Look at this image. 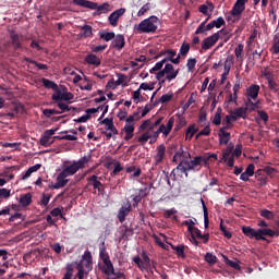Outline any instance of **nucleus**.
I'll return each instance as SVG.
<instances>
[{
    "label": "nucleus",
    "mask_w": 279,
    "mask_h": 279,
    "mask_svg": "<svg viewBox=\"0 0 279 279\" xmlns=\"http://www.w3.org/2000/svg\"><path fill=\"white\" fill-rule=\"evenodd\" d=\"M162 66V63L159 61L149 70V73L155 74L156 80L159 82V86H162L165 82H173V80L180 75V69L175 70L171 63H166L163 69Z\"/></svg>",
    "instance_id": "nucleus-1"
},
{
    "label": "nucleus",
    "mask_w": 279,
    "mask_h": 279,
    "mask_svg": "<svg viewBox=\"0 0 279 279\" xmlns=\"http://www.w3.org/2000/svg\"><path fill=\"white\" fill-rule=\"evenodd\" d=\"M178 158H180L179 165L171 171L170 175H173L175 178V172L180 171V173H184L185 178H189V171L191 169H187V165L185 163L191 162V153L184 150V148L181 146L178 150V153L174 154L172 158V162H178Z\"/></svg>",
    "instance_id": "nucleus-2"
},
{
    "label": "nucleus",
    "mask_w": 279,
    "mask_h": 279,
    "mask_svg": "<svg viewBox=\"0 0 279 279\" xmlns=\"http://www.w3.org/2000/svg\"><path fill=\"white\" fill-rule=\"evenodd\" d=\"M77 278L84 279L85 276H88L93 271V253L90 251H85L81 257V260L76 264Z\"/></svg>",
    "instance_id": "nucleus-3"
},
{
    "label": "nucleus",
    "mask_w": 279,
    "mask_h": 279,
    "mask_svg": "<svg viewBox=\"0 0 279 279\" xmlns=\"http://www.w3.org/2000/svg\"><path fill=\"white\" fill-rule=\"evenodd\" d=\"M74 5H80V8H87L88 10H96L94 16H101V14H108L110 12V3L105 2L100 5L97 2L88 0H72Z\"/></svg>",
    "instance_id": "nucleus-4"
},
{
    "label": "nucleus",
    "mask_w": 279,
    "mask_h": 279,
    "mask_svg": "<svg viewBox=\"0 0 279 279\" xmlns=\"http://www.w3.org/2000/svg\"><path fill=\"white\" fill-rule=\"evenodd\" d=\"M135 29L140 34H156L158 31V16L151 15L145 20H143Z\"/></svg>",
    "instance_id": "nucleus-5"
},
{
    "label": "nucleus",
    "mask_w": 279,
    "mask_h": 279,
    "mask_svg": "<svg viewBox=\"0 0 279 279\" xmlns=\"http://www.w3.org/2000/svg\"><path fill=\"white\" fill-rule=\"evenodd\" d=\"M208 162H210V157L208 155H203V156H196L193 159L185 160L184 163L187 165V169L190 171H201L202 170V165L204 163L205 167H207Z\"/></svg>",
    "instance_id": "nucleus-6"
},
{
    "label": "nucleus",
    "mask_w": 279,
    "mask_h": 279,
    "mask_svg": "<svg viewBox=\"0 0 279 279\" xmlns=\"http://www.w3.org/2000/svg\"><path fill=\"white\" fill-rule=\"evenodd\" d=\"M258 93H260V86L259 85H251L246 89L247 101L252 106V110H256V108H258V104L252 101V99L254 101H256V99H258Z\"/></svg>",
    "instance_id": "nucleus-7"
},
{
    "label": "nucleus",
    "mask_w": 279,
    "mask_h": 279,
    "mask_svg": "<svg viewBox=\"0 0 279 279\" xmlns=\"http://www.w3.org/2000/svg\"><path fill=\"white\" fill-rule=\"evenodd\" d=\"M219 34H227V32L222 28L219 32L213 34L211 36L205 38L202 43V49H204V51H208V49L215 47V45H217V41L220 38Z\"/></svg>",
    "instance_id": "nucleus-8"
},
{
    "label": "nucleus",
    "mask_w": 279,
    "mask_h": 279,
    "mask_svg": "<svg viewBox=\"0 0 279 279\" xmlns=\"http://www.w3.org/2000/svg\"><path fill=\"white\" fill-rule=\"evenodd\" d=\"M82 169L76 160L74 161H64L62 166V171L68 178H71V175H75Z\"/></svg>",
    "instance_id": "nucleus-9"
},
{
    "label": "nucleus",
    "mask_w": 279,
    "mask_h": 279,
    "mask_svg": "<svg viewBox=\"0 0 279 279\" xmlns=\"http://www.w3.org/2000/svg\"><path fill=\"white\" fill-rule=\"evenodd\" d=\"M101 178H98L97 174H93L87 178V186H93L94 191L101 193L104 191V183H101Z\"/></svg>",
    "instance_id": "nucleus-10"
},
{
    "label": "nucleus",
    "mask_w": 279,
    "mask_h": 279,
    "mask_svg": "<svg viewBox=\"0 0 279 279\" xmlns=\"http://www.w3.org/2000/svg\"><path fill=\"white\" fill-rule=\"evenodd\" d=\"M73 99V94L69 92H62L58 89L52 94V101H71Z\"/></svg>",
    "instance_id": "nucleus-11"
},
{
    "label": "nucleus",
    "mask_w": 279,
    "mask_h": 279,
    "mask_svg": "<svg viewBox=\"0 0 279 279\" xmlns=\"http://www.w3.org/2000/svg\"><path fill=\"white\" fill-rule=\"evenodd\" d=\"M132 213V203L130 201H126V203L119 209L118 211V220L120 223H123L125 221V217Z\"/></svg>",
    "instance_id": "nucleus-12"
},
{
    "label": "nucleus",
    "mask_w": 279,
    "mask_h": 279,
    "mask_svg": "<svg viewBox=\"0 0 279 279\" xmlns=\"http://www.w3.org/2000/svg\"><path fill=\"white\" fill-rule=\"evenodd\" d=\"M123 14H125V8L113 11L108 17L109 24L112 27H117V25H119V19L123 16Z\"/></svg>",
    "instance_id": "nucleus-13"
},
{
    "label": "nucleus",
    "mask_w": 279,
    "mask_h": 279,
    "mask_svg": "<svg viewBox=\"0 0 279 279\" xmlns=\"http://www.w3.org/2000/svg\"><path fill=\"white\" fill-rule=\"evenodd\" d=\"M189 232L191 233V238L195 236V239H202L203 243H208L210 239V234H202V231L196 227H189Z\"/></svg>",
    "instance_id": "nucleus-14"
},
{
    "label": "nucleus",
    "mask_w": 279,
    "mask_h": 279,
    "mask_svg": "<svg viewBox=\"0 0 279 279\" xmlns=\"http://www.w3.org/2000/svg\"><path fill=\"white\" fill-rule=\"evenodd\" d=\"M175 123V118L171 117L167 124H161L158 128V132H160L161 134H163V136H169V134H171V131L173 130V124Z\"/></svg>",
    "instance_id": "nucleus-15"
},
{
    "label": "nucleus",
    "mask_w": 279,
    "mask_h": 279,
    "mask_svg": "<svg viewBox=\"0 0 279 279\" xmlns=\"http://www.w3.org/2000/svg\"><path fill=\"white\" fill-rule=\"evenodd\" d=\"M242 232L244 236H247L248 239H255L256 241H260V235H258V230L252 227H242Z\"/></svg>",
    "instance_id": "nucleus-16"
},
{
    "label": "nucleus",
    "mask_w": 279,
    "mask_h": 279,
    "mask_svg": "<svg viewBox=\"0 0 279 279\" xmlns=\"http://www.w3.org/2000/svg\"><path fill=\"white\" fill-rule=\"evenodd\" d=\"M10 38H11V45L13 46V49L19 50L23 49V44H21V36L14 32H10Z\"/></svg>",
    "instance_id": "nucleus-17"
},
{
    "label": "nucleus",
    "mask_w": 279,
    "mask_h": 279,
    "mask_svg": "<svg viewBox=\"0 0 279 279\" xmlns=\"http://www.w3.org/2000/svg\"><path fill=\"white\" fill-rule=\"evenodd\" d=\"M167 153V147L161 144L157 147V153L154 156L155 165H160L165 160V154Z\"/></svg>",
    "instance_id": "nucleus-18"
},
{
    "label": "nucleus",
    "mask_w": 279,
    "mask_h": 279,
    "mask_svg": "<svg viewBox=\"0 0 279 279\" xmlns=\"http://www.w3.org/2000/svg\"><path fill=\"white\" fill-rule=\"evenodd\" d=\"M77 38H93V26L88 24L81 26V32L78 33Z\"/></svg>",
    "instance_id": "nucleus-19"
},
{
    "label": "nucleus",
    "mask_w": 279,
    "mask_h": 279,
    "mask_svg": "<svg viewBox=\"0 0 279 279\" xmlns=\"http://www.w3.org/2000/svg\"><path fill=\"white\" fill-rule=\"evenodd\" d=\"M245 12V4L243 2H240L239 0L235 1L232 10L231 15L232 16H241Z\"/></svg>",
    "instance_id": "nucleus-20"
},
{
    "label": "nucleus",
    "mask_w": 279,
    "mask_h": 279,
    "mask_svg": "<svg viewBox=\"0 0 279 279\" xmlns=\"http://www.w3.org/2000/svg\"><path fill=\"white\" fill-rule=\"evenodd\" d=\"M113 49L121 50L125 47V37L121 34L116 35L112 41Z\"/></svg>",
    "instance_id": "nucleus-21"
},
{
    "label": "nucleus",
    "mask_w": 279,
    "mask_h": 279,
    "mask_svg": "<svg viewBox=\"0 0 279 279\" xmlns=\"http://www.w3.org/2000/svg\"><path fill=\"white\" fill-rule=\"evenodd\" d=\"M86 64H92L93 66H101V59L97 54L89 53L85 57Z\"/></svg>",
    "instance_id": "nucleus-22"
},
{
    "label": "nucleus",
    "mask_w": 279,
    "mask_h": 279,
    "mask_svg": "<svg viewBox=\"0 0 279 279\" xmlns=\"http://www.w3.org/2000/svg\"><path fill=\"white\" fill-rule=\"evenodd\" d=\"M174 57H177V58H174ZM166 58L172 64H180V54H178V51H175L173 49H167Z\"/></svg>",
    "instance_id": "nucleus-23"
},
{
    "label": "nucleus",
    "mask_w": 279,
    "mask_h": 279,
    "mask_svg": "<svg viewBox=\"0 0 279 279\" xmlns=\"http://www.w3.org/2000/svg\"><path fill=\"white\" fill-rule=\"evenodd\" d=\"M104 125H106V130L112 132L113 135L119 134V130L114 126V121L110 118H106L101 121Z\"/></svg>",
    "instance_id": "nucleus-24"
},
{
    "label": "nucleus",
    "mask_w": 279,
    "mask_h": 279,
    "mask_svg": "<svg viewBox=\"0 0 279 279\" xmlns=\"http://www.w3.org/2000/svg\"><path fill=\"white\" fill-rule=\"evenodd\" d=\"M257 234L259 238V241H267V238L265 236H276V231L271 229H257Z\"/></svg>",
    "instance_id": "nucleus-25"
},
{
    "label": "nucleus",
    "mask_w": 279,
    "mask_h": 279,
    "mask_svg": "<svg viewBox=\"0 0 279 279\" xmlns=\"http://www.w3.org/2000/svg\"><path fill=\"white\" fill-rule=\"evenodd\" d=\"M219 145H228L230 143V132L223 131V129H219Z\"/></svg>",
    "instance_id": "nucleus-26"
},
{
    "label": "nucleus",
    "mask_w": 279,
    "mask_h": 279,
    "mask_svg": "<svg viewBox=\"0 0 279 279\" xmlns=\"http://www.w3.org/2000/svg\"><path fill=\"white\" fill-rule=\"evenodd\" d=\"M102 271L106 276H114V265H112V260L104 262Z\"/></svg>",
    "instance_id": "nucleus-27"
},
{
    "label": "nucleus",
    "mask_w": 279,
    "mask_h": 279,
    "mask_svg": "<svg viewBox=\"0 0 279 279\" xmlns=\"http://www.w3.org/2000/svg\"><path fill=\"white\" fill-rule=\"evenodd\" d=\"M40 167H43V165L36 163L35 166H32L31 168H28L25 171V173L22 174V180H27V178H31L32 173H36V171H38Z\"/></svg>",
    "instance_id": "nucleus-28"
},
{
    "label": "nucleus",
    "mask_w": 279,
    "mask_h": 279,
    "mask_svg": "<svg viewBox=\"0 0 279 279\" xmlns=\"http://www.w3.org/2000/svg\"><path fill=\"white\" fill-rule=\"evenodd\" d=\"M122 132L125 133L124 141H132L134 138V125H124Z\"/></svg>",
    "instance_id": "nucleus-29"
},
{
    "label": "nucleus",
    "mask_w": 279,
    "mask_h": 279,
    "mask_svg": "<svg viewBox=\"0 0 279 279\" xmlns=\"http://www.w3.org/2000/svg\"><path fill=\"white\" fill-rule=\"evenodd\" d=\"M141 119V108L125 120V125H134V121Z\"/></svg>",
    "instance_id": "nucleus-30"
},
{
    "label": "nucleus",
    "mask_w": 279,
    "mask_h": 279,
    "mask_svg": "<svg viewBox=\"0 0 279 279\" xmlns=\"http://www.w3.org/2000/svg\"><path fill=\"white\" fill-rule=\"evenodd\" d=\"M20 204L23 208H27L32 204V193H26L20 197Z\"/></svg>",
    "instance_id": "nucleus-31"
},
{
    "label": "nucleus",
    "mask_w": 279,
    "mask_h": 279,
    "mask_svg": "<svg viewBox=\"0 0 279 279\" xmlns=\"http://www.w3.org/2000/svg\"><path fill=\"white\" fill-rule=\"evenodd\" d=\"M243 49H245V46L243 44H239L238 47L234 49V56L238 62H243Z\"/></svg>",
    "instance_id": "nucleus-32"
},
{
    "label": "nucleus",
    "mask_w": 279,
    "mask_h": 279,
    "mask_svg": "<svg viewBox=\"0 0 279 279\" xmlns=\"http://www.w3.org/2000/svg\"><path fill=\"white\" fill-rule=\"evenodd\" d=\"M92 159H93V154H88L87 156H84L81 159L76 160V163H78V167L81 169H84L86 165H88L89 160Z\"/></svg>",
    "instance_id": "nucleus-33"
},
{
    "label": "nucleus",
    "mask_w": 279,
    "mask_h": 279,
    "mask_svg": "<svg viewBox=\"0 0 279 279\" xmlns=\"http://www.w3.org/2000/svg\"><path fill=\"white\" fill-rule=\"evenodd\" d=\"M222 258L226 265H229V267H232V269H236L238 271H241V265H239V263L228 258V256L226 255H222Z\"/></svg>",
    "instance_id": "nucleus-34"
},
{
    "label": "nucleus",
    "mask_w": 279,
    "mask_h": 279,
    "mask_svg": "<svg viewBox=\"0 0 279 279\" xmlns=\"http://www.w3.org/2000/svg\"><path fill=\"white\" fill-rule=\"evenodd\" d=\"M142 172L141 168L136 169V166H130L126 168V173H133L131 174V178H140Z\"/></svg>",
    "instance_id": "nucleus-35"
},
{
    "label": "nucleus",
    "mask_w": 279,
    "mask_h": 279,
    "mask_svg": "<svg viewBox=\"0 0 279 279\" xmlns=\"http://www.w3.org/2000/svg\"><path fill=\"white\" fill-rule=\"evenodd\" d=\"M195 134H197V129H195V124H192L187 128L185 132V141H191V138H193Z\"/></svg>",
    "instance_id": "nucleus-36"
},
{
    "label": "nucleus",
    "mask_w": 279,
    "mask_h": 279,
    "mask_svg": "<svg viewBox=\"0 0 279 279\" xmlns=\"http://www.w3.org/2000/svg\"><path fill=\"white\" fill-rule=\"evenodd\" d=\"M68 177L63 173V172H60L58 175H57V183L61 185V189H64V186L66 184H69V179H66Z\"/></svg>",
    "instance_id": "nucleus-37"
},
{
    "label": "nucleus",
    "mask_w": 279,
    "mask_h": 279,
    "mask_svg": "<svg viewBox=\"0 0 279 279\" xmlns=\"http://www.w3.org/2000/svg\"><path fill=\"white\" fill-rule=\"evenodd\" d=\"M233 117H236V119H245L246 114H247V109L240 107L233 110Z\"/></svg>",
    "instance_id": "nucleus-38"
},
{
    "label": "nucleus",
    "mask_w": 279,
    "mask_h": 279,
    "mask_svg": "<svg viewBox=\"0 0 279 279\" xmlns=\"http://www.w3.org/2000/svg\"><path fill=\"white\" fill-rule=\"evenodd\" d=\"M41 82L45 88H51L52 90H54V93L57 92L58 84H56L54 82L50 81L49 78H41Z\"/></svg>",
    "instance_id": "nucleus-39"
},
{
    "label": "nucleus",
    "mask_w": 279,
    "mask_h": 279,
    "mask_svg": "<svg viewBox=\"0 0 279 279\" xmlns=\"http://www.w3.org/2000/svg\"><path fill=\"white\" fill-rule=\"evenodd\" d=\"M99 36L106 43H110V40H114L116 35H114V32H108V33L99 32Z\"/></svg>",
    "instance_id": "nucleus-40"
},
{
    "label": "nucleus",
    "mask_w": 279,
    "mask_h": 279,
    "mask_svg": "<svg viewBox=\"0 0 279 279\" xmlns=\"http://www.w3.org/2000/svg\"><path fill=\"white\" fill-rule=\"evenodd\" d=\"M151 189H154V183H149L148 186L138 190L137 195L142 196V199H143V197H147V195H149V193L151 192Z\"/></svg>",
    "instance_id": "nucleus-41"
},
{
    "label": "nucleus",
    "mask_w": 279,
    "mask_h": 279,
    "mask_svg": "<svg viewBox=\"0 0 279 279\" xmlns=\"http://www.w3.org/2000/svg\"><path fill=\"white\" fill-rule=\"evenodd\" d=\"M201 202H202V206H203L205 228H208V226L210 223V221L208 219V207H206V203L204 202V199H201Z\"/></svg>",
    "instance_id": "nucleus-42"
},
{
    "label": "nucleus",
    "mask_w": 279,
    "mask_h": 279,
    "mask_svg": "<svg viewBox=\"0 0 279 279\" xmlns=\"http://www.w3.org/2000/svg\"><path fill=\"white\" fill-rule=\"evenodd\" d=\"M180 56H182L183 58L189 56V51H191V45L183 43L180 47Z\"/></svg>",
    "instance_id": "nucleus-43"
},
{
    "label": "nucleus",
    "mask_w": 279,
    "mask_h": 279,
    "mask_svg": "<svg viewBox=\"0 0 279 279\" xmlns=\"http://www.w3.org/2000/svg\"><path fill=\"white\" fill-rule=\"evenodd\" d=\"M239 90H241V83H235L233 86V95L230 94L229 101H236L238 99L236 93H239Z\"/></svg>",
    "instance_id": "nucleus-44"
},
{
    "label": "nucleus",
    "mask_w": 279,
    "mask_h": 279,
    "mask_svg": "<svg viewBox=\"0 0 279 279\" xmlns=\"http://www.w3.org/2000/svg\"><path fill=\"white\" fill-rule=\"evenodd\" d=\"M142 259H143V264L145 269H151V259L149 258V256L147 255V253L143 252L142 253Z\"/></svg>",
    "instance_id": "nucleus-45"
},
{
    "label": "nucleus",
    "mask_w": 279,
    "mask_h": 279,
    "mask_svg": "<svg viewBox=\"0 0 279 279\" xmlns=\"http://www.w3.org/2000/svg\"><path fill=\"white\" fill-rule=\"evenodd\" d=\"M99 258L102 259V263H107L110 260V255H108V252L106 251V247L104 245L99 248Z\"/></svg>",
    "instance_id": "nucleus-46"
},
{
    "label": "nucleus",
    "mask_w": 279,
    "mask_h": 279,
    "mask_svg": "<svg viewBox=\"0 0 279 279\" xmlns=\"http://www.w3.org/2000/svg\"><path fill=\"white\" fill-rule=\"evenodd\" d=\"M196 64H197V59H195V58L187 59L186 66H187L189 73H193V71H195Z\"/></svg>",
    "instance_id": "nucleus-47"
},
{
    "label": "nucleus",
    "mask_w": 279,
    "mask_h": 279,
    "mask_svg": "<svg viewBox=\"0 0 279 279\" xmlns=\"http://www.w3.org/2000/svg\"><path fill=\"white\" fill-rule=\"evenodd\" d=\"M259 215H260V217H264V219H268V220H271L275 217L274 211H271L269 209H262L259 211Z\"/></svg>",
    "instance_id": "nucleus-48"
},
{
    "label": "nucleus",
    "mask_w": 279,
    "mask_h": 279,
    "mask_svg": "<svg viewBox=\"0 0 279 279\" xmlns=\"http://www.w3.org/2000/svg\"><path fill=\"white\" fill-rule=\"evenodd\" d=\"M57 106H58V108H60L61 112H71V110L73 112H75L74 107H69V105H66L64 102H58Z\"/></svg>",
    "instance_id": "nucleus-49"
},
{
    "label": "nucleus",
    "mask_w": 279,
    "mask_h": 279,
    "mask_svg": "<svg viewBox=\"0 0 279 279\" xmlns=\"http://www.w3.org/2000/svg\"><path fill=\"white\" fill-rule=\"evenodd\" d=\"M184 245H177V246H172V250H174V252H177V255L180 256L181 258H185L186 255L184 254Z\"/></svg>",
    "instance_id": "nucleus-50"
},
{
    "label": "nucleus",
    "mask_w": 279,
    "mask_h": 279,
    "mask_svg": "<svg viewBox=\"0 0 279 279\" xmlns=\"http://www.w3.org/2000/svg\"><path fill=\"white\" fill-rule=\"evenodd\" d=\"M65 274L63 279H72L73 278V264H68L65 267Z\"/></svg>",
    "instance_id": "nucleus-51"
},
{
    "label": "nucleus",
    "mask_w": 279,
    "mask_h": 279,
    "mask_svg": "<svg viewBox=\"0 0 279 279\" xmlns=\"http://www.w3.org/2000/svg\"><path fill=\"white\" fill-rule=\"evenodd\" d=\"M205 260L209 265H216L217 264V256H215L213 253H206Z\"/></svg>",
    "instance_id": "nucleus-52"
},
{
    "label": "nucleus",
    "mask_w": 279,
    "mask_h": 279,
    "mask_svg": "<svg viewBox=\"0 0 279 279\" xmlns=\"http://www.w3.org/2000/svg\"><path fill=\"white\" fill-rule=\"evenodd\" d=\"M149 10H151V4L150 3H146L144 4L140 11L137 12V16H145L146 12H149Z\"/></svg>",
    "instance_id": "nucleus-53"
},
{
    "label": "nucleus",
    "mask_w": 279,
    "mask_h": 279,
    "mask_svg": "<svg viewBox=\"0 0 279 279\" xmlns=\"http://www.w3.org/2000/svg\"><path fill=\"white\" fill-rule=\"evenodd\" d=\"M90 49H92L93 53H99L101 51H106V49H108V45H100V46L93 45L90 47Z\"/></svg>",
    "instance_id": "nucleus-54"
},
{
    "label": "nucleus",
    "mask_w": 279,
    "mask_h": 279,
    "mask_svg": "<svg viewBox=\"0 0 279 279\" xmlns=\"http://www.w3.org/2000/svg\"><path fill=\"white\" fill-rule=\"evenodd\" d=\"M50 215H51L52 217H61V219H66V218H64V216L62 215V208H60V207L53 208V209L50 211Z\"/></svg>",
    "instance_id": "nucleus-55"
},
{
    "label": "nucleus",
    "mask_w": 279,
    "mask_h": 279,
    "mask_svg": "<svg viewBox=\"0 0 279 279\" xmlns=\"http://www.w3.org/2000/svg\"><path fill=\"white\" fill-rule=\"evenodd\" d=\"M211 23L214 24V27L219 29L222 25H226V20H223V17L220 16L217 20H214Z\"/></svg>",
    "instance_id": "nucleus-56"
},
{
    "label": "nucleus",
    "mask_w": 279,
    "mask_h": 279,
    "mask_svg": "<svg viewBox=\"0 0 279 279\" xmlns=\"http://www.w3.org/2000/svg\"><path fill=\"white\" fill-rule=\"evenodd\" d=\"M257 114H258L260 121H264V123H267L269 121V114L266 113L265 110H258Z\"/></svg>",
    "instance_id": "nucleus-57"
},
{
    "label": "nucleus",
    "mask_w": 279,
    "mask_h": 279,
    "mask_svg": "<svg viewBox=\"0 0 279 279\" xmlns=\"http://www.w3.org/2000/svg\"><path fill=\"white\" fill-rule=\"evenodd\" d=\"M206 23H208V19L199 24V26L195 31V34H205V32H207L206 31Z\"/></svg>",
    "instance_id": "nucleus-58"
},
{
    "label": "nucleus",
    "mask_w": 279,
    "mask_h": 279,
    "mask_svg": "<svg viewBox=\"0 0 279 279\" xmlns=\"http://www.w3.org/2000/svg\"><path fill=\"white\" fill-rule=\"evenodd\" d=\"M264 171L267 175H269L270 178H274L276 175V173H278V170L276 168H271L269 166L264 168Z\"/></svg>",
    "instance_id": "nucleus-59"
},
{
    "label": "nucleus",
    "mask_w": 279,
    "mask_h": 279,
    "mask_svg": "<svg viewBox=\"0 0 279 279\" xmlns=\"http://www.w3.org/2000/svg\"><path fill=\"white\" fill-rule=\"evenodd\" d=\"M123 169V167L121 166V162L117 161L114 163V169L113 171L111 172V175L114 177V175H119V173H121V170Z\"/></svg>",
    "instance_id": "nucleus-60"
},
{
    "label": "nucleus",
    "mask_w": 279,
    "mask_h": 279,
    "mask_svg": "<svg viewBox=\"0 0 279 279\" xmlns=\"http://www.w3.org/2000/svg\"><path fill=\"white\" fill-rule=\"evenodd\" d=\"M149 138H151V135H149V133H143L142 136L138 137V143H142V145H145V143H147V141H149Z\"/></svg>",
    "instance_id": "nucleus-61"
},
{
    "label": "nucleus",
    "mask_w": 279,
    "mask_h": 279,
    "mask_svg": "<svg viewBox=\"0 0 279 279\" xmlns=\"http://www.w3.org/2000/svg\"><path fill=\"white\" fill-rule=\"evenodd\" d=\"M173 99V94H166L160 97L161 104H169Z\"/></svg>",
    "instance_id": "nucleus-62"
},
{
    "label": "nucleus",
    "mask_w": 279,
    "mask_h": 279,
    "mask_svg": "<svg viewBox=\"0 0 279 279\" xmlns=\"http://www.w3.org/2000/svg\"><path fill=\"white\" fill-rule=\"evenodd\" d=\"M51 137H48L47 135H43L39 140V143L43 147H49L51 144H49Z\"/></svg>",
    "instance_id": "nucleus-63"
},
{
    "label": "nucleus",
    "mask_w": 279,
    "mask_h": 279,
    "mask_svg": "<svg viewBox=\"0 0 279 279\" xmlns=\"http://www.w3.org/2000/svg\"><path fill=\"white\" fill-rule=\"evenodd\" d=\"M10 190L2 187L0 189V197H3L4 199H8L10 197Z\"/></svg>",
    "instance_id": "nucleus-64"
}]
</instances>
